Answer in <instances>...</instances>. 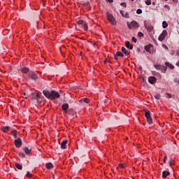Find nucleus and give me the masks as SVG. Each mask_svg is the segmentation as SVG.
Here are the masks:
<instances>
[{
    "label": "nucleus",
    "instance_id": "8",
    "mask_svg": "<svg viewBox=\"0 0 179 179\" xmlns=\"http://www.w3.org/2000/svg\"><path fill=\"white\" fill-rule=\"evenodd\" d=\"M15 145L16 148H20L22 146V139L17 138L14 141Z\"/></svg>",
    "mask_w": 179,
    "mask_h": 179
},
{
    "label": "nucleus",
    "instance_id": "23",
    "mask_svg": "<svg viewBox=\"0 0 179 179\" xmlns=\"http://www.w3.org/2000/svg\"><path fill=\"white\" fill-rule=\"evenodd\" d=\"M12 135L14 136V138L16 139L17 138V131L16 130H13L11 131Z\"/></svg>",
    "mask_w": 179,
    "mask_h": 179
},
{
    "label": "nucleus",
    "instance_id": "14",
    "mask_svg": "<svg viewBox=\"0 0 179 179\" xmlns=\"http://www.w3.org/2000/svg\"><path fill=\"white\" fill-rule=\"evenodd\" d=\"M168 176H170V172L169 171H164L162 172L163 178H167Z\"/></svg>",
    "mask_w": 179,
    "mask_h": 179
},
{
    "label": "nucleus",
    "instance_id": "53",
    "mask_svg": "<svg viewBox=\"0 0 179 179\" xmlns=\"http://www.w3.org/2000/svg\"><path fill=\"white\" fill-rule=\"evenodd\" d=\"M69 103H73V99L70 100Z\"/></svg>",
    "mask_w": 179,
    "mask_h": 179
},
{
    "label": "nucleus",
    "instance_id": "47",
    "mask_svg": "<svg viewBox=\"0 0 179 179\" xmlns=\"http://www.w3.org/2000/svg\"><path fill=\"white\" fill-rule=\"evenodd\" d=\"M120 169H124V164H120L118 166Z\"/></svg>",
    "mask_w": 179,
    "mask_h": 179
},
{
    "label": "nucleus",
    "instance_id": "28",
    "mask_svg": "<svg viewBox=\"0 0 179 179\" xmlns=\"http://www.w3.org/2000/svg\"><path fill=\"white\" fill-rule=\"evenodd\" d=\"M167 26H169V24H167V22L163 21V22H162L163 29H166L167 27Z\"/></svg>",
    "mask_w": 179,
    "mask_h": 179
},
{
    "label": "nucleus",
    "instance_id": "5",
    "mask_svg": "<svg viewBox=\"0 0 179 179\" xmlns=\"http://www.w3.org/2000/svg\"><path fill=\"white\" fill-rule=\"evenodd\" d=\"M145 117L147 119V122L148 124H151L152 122V117L150 116V111L146 110L145 112Z\"/></svg>",
    "mask_w": 179,
    "mask_h": 179
},
{
    "label": "nucleus",
    "instance_id": "41",
    "mask_svg": "<svg viewBox=\"0 0 179 179\" xmlns=\"http://www.w3.org/2000/svg\"><path fill=\"white\" fill-rule=\"evenodd\" d=\"M166 94L167 99H171V95L170 94L166 93Z\"/></svg>",
    "mask_w": 179,
    "mask_h": 179
},
{
    "label": "nucleus",
    "instance_id": "44",
    "mask_svg": "<svg viewBox=\"0 0 179 179\" xmlns=\"http://www.w3.org/2000/svg\"><path fill=\"white\" fill-rule=\"evenodd\" d=\"M89 5H90V3H83L84 6H89Z\"/></svg>",
    "mask_w": 179,
    "mask_h": 179
},
{
    "label": "nucleus",
    "instance_id": "12",
    "mask_svg": "<svg viewBox=\"0 0 179 179\" xmlns=\"http://www.w3.org/2000/svg\"><path fill=\"white\" fill-rule=\"evenodd\" d=\"M121 51H122V52H123V54H124L125 55H129V54H131V52H130L129 51L127 50V49H125L124 47H122Z\"/></svg>",
    "mask_w": 179,
    "mask_h": 179
},
{
    "label": "nucleus",
    "instance_id": "2",
    "mask_svg": "<svg viewBox=\"0 0 179 179\" xmlns=\"http://www.w3.org/2000/svg\"><path fill=\"white\" fill-rule=\"evenodd\" d=\"M127 26L130 30H132V29L139 28V24L136 21H131L130 24L129 22H127Z\"/></svg>",
    "mask_w": 179,
    "mask_h": 179
},
{
    "label": "nucleus",
    "instance_id": "6",
    "mask_svg": "<svg viewBox=\"0 0 179 179\" xmlns=\"http://www.w3.org/2000/svg\"><path fill=\"white\" fill-rule=\"evenodd\" d=\"M144 27L146 29V30L149 32L153 30V26H152V24H150V22H146V21H145Z\"/></svg>",
    "mask_w": 179,
    "mask_h": 179
},
{
    "label": "nucleus",
    "instance_id": "15",
    "mask_svg": "<svg viewBox=\"0 0 179 179\" xmlns=\"http://www.w3.org/2000/svg\"><path fill=\"white\" fill-rule=\"evenodd\" d=\"M152 47H153V45L152 44H149L145 45L144 48L147 52H150V48H152Z\"/></svg>",
    "mask_w": 179,
    "mask_h": 179
},
{
    "label": "nucleus",
    "instance_id": "3",
    "mask_svg": "<svg viewBox=\"0 0 179 179\" xmlns=\"http://www.w3.org/2000/svg\"><path fill=\"white\" fill-rule=\"evenodd\" d=\"M31 97L32 100H36L38 103H41V97L38 93H32Z\"/></svg>",
    "mask_w": 179,
    "mask_h": 179
},
{
    "label": "nucleus",
    "instance_id": "26",
    "mask_svg": "<svg viewBox=\"0 0 179 179\" xmlns=\"http://www.w3.org/2000/svg\"><path fill=\"white\" fill-rule=\"evenodd\" d=\"M154 66L155 69H157V71H160V69H162V65L160 64H155Z\"/></svg>",
    "mask_w": 179,
    "mask_h": 179
},
{
    "label": "nucleus",
    "instance_id": "24",
    "mask_svg": "<svg viewBox=\"0 0 179 179\" xmlns=\"http://www.w3.org/2000/svg\"><path fill=\"white\" fill-rule=\"evenodd\" d=\"M160 70L163 73H166V71H167V68L165 66H161Z\"/></svg>",
    "mask_w": 179,
    "mask_h": 179
},
{
    "label": "nucleus",
    "instance_id": "57",
    "mask_svg": "<svg viewBox=\"0 0 179 179\" xmlns=\"http://www.w3.org/2000/svg\"><path fill=\"white\" fill-rule=\"evenodd\" d=\"M53 178H55V177L54 176V175L52 176Z\"/></svg>",
    "mask_w": 179,
    "mask_h": 179
},
{
    "label": "nucleus",
    "instance_id": "46",
    "mask_svg": "<svg viewBox=\"0 0 179 179\" xmlns=\"http://www.w3.org/2000/svg\"><path fill=\"white\" fill-rule=\"evenodd\" d=\"M174 82H175V83H179V79L175 78Z\"/></svg>",
    "mask_w": 179,
    "mask_h": 179
},
{
    "label": "nucleus",
    "instance_id": "35",
    "mask_svg": "<svg viewBox=\"0 0 179 179\" xmlns=\"http://www.w3.org/2000/svg\"><path fill=\"white\" fill-rule=\"evenodd\" d=\"M83 27H84V30H87L88 27H87V24H86V23H83Z\"/></svg>",
    "mask_w": 179,
    "mask_h": 179
},
{
    "label": "nucleus",
    "instance_id": "54",
    "mask_svg": "<svg viewBox=\"0 0 179 179\" xmlns=\"http://www.w3.org/2000/svg\"><path fill=\"white\" fill-rule=\"evenodd\" d=\"M177 54L178 55H179V50L177 51Z\"/></svg>",
    "mask_w": 179,
    "mask_h": 179
},
{
    "label": "nucleus",
    "instance_id": "43",
    "mask_svg": "<svg viewBox=\"0 0 179 179\" xmlns=\"http://www.w3.org/2000/svg\"><path fill=\"white\" fill-rule=\"evenodd\" d=\"M169 166L171 167V166H173V160H170V161L169 162Z\"/></svg>",
    "mask_w": 179,
    "mask_h": 179
},
{
    "label": "nucleus",
    "instance_id": "56",
    "mask_svg": "<svg viewBox=\"0 0 179 179\" xmlns=\"http://www.w3.org/2000/svg\"><path fill=\"white\" fill-rule=\"evenodd\" d=\"M166 6V8H169V6Z\"/></svg>",
    "mask_w": 179,
    "mask_h": 179
},
{
    "label": "nucleus",
    "instance_id": "9",
    "mask_svg": "<svg viewBox=\"0 0 179 179\" xmlns=\"http://www.w3.org/2000/svg\"><path fill=\"white\" fill-rule=\"evenodd\" d=\"M157 80V79H156V77H155V76L148 77V82L151 85H155V83H156Z\"/></svg>",
    "mask_w": 179,
    "mask_h": 179
},
{
    "label": "nucleus",
    "instance_id": "13",
    "mask_svg": "<svg viewBox=\"0 0 179 179\" xmlns=\"http://www.w3.org/2000/svg\"><path fill=\"white\" fill-rule=\"evenodd\" d=\"M66 143H68V141L65 140L61 143V149H66Z\"/></svg>",
    "mask_w": 179,
    "mask_h": 179
},
{
    "label": "nucleus",
    "instance_id": "7",
    "mask_svg": "<svg viewBox=\"0 0 179 179\" xmlns=\"http://www.w3.org/2000/svg\"><path fill=\"white\" fill-rule=\"evenodd\" d=\"M166 36H167V31L166 30H164L162 31V33L158 37L159 41H163V40H164V38H166Z\"/></svg>",
    "mask_w": 179,
    "mask_h": 179
},
{
    "label": "nucleus",
    "instance_id": "4",
    "mask_svg": "<svg viewBox=\"0 0 179 179\" xmlns=\"http://www.w3.org/2000/svg\"><path fill=\"white\" fill-rule=\"evenodd\" d=\"M106 16H107V19L110 24L114 25L116 24L115 19H114V16H113V15L108 13Z\"/></svg>",
    "mask_w": 179,
    "mask_h": 179
},
{
    "label": "nucleus",
    "instance_id": "52",
    "mask_svg": "<svg viewBox=\"0 0 179 179\" xmlns=\"http://www.w3.org/2000/svg\"><path fill=\"white\" fill-rule=\"evenodd\" d=\"M177 66H179V61L176 62Z\"/></svg>",
    "mask_w": 179,
    "mask_h": 179
},
{
    "label": "nucleus",
    "instance_id": "58",
    "mask_svg": "<svg viewBox=\"0 0 179 179\" xmlns=\"http://www.w3.org/2000/svg\"><path fill=\"white\" fill-rule=\"evenodd\" d=\"M132 2H134V1H135V0H131Z\"/></svg>",
    "mask_w": 179,
    "mask_h": 179
},
{
    "label": "nucleus",
    "instance_id": "42",
    "mask_svg": "<svg viewBox=\"0 0 179 179\" xmlns=\"http://www.w3.org/2000/svg\"><path fill=\"white\" fill-rule=\"evenodd\" d=\"M124 17H126L127 19H128L129 17V15L128 14V13H126V15L123 16Z\"/></svg>",
    "mask_w": 179,
    "mask_h": 179
},
{
    "label": "nucleus",
    "instance_id": "55",
    "mask_svg": "<svg viewBox=\"0 0 179 179\" xmlns=\"http://www.w3.org/2000/svg\"><path fill=\"white\" fill-rule=\"evenodd\" d=\"M152 5H156V3H155V2H152Z\"/></svg>",
    "mask_w": 179,
    "mask_h": 179
},
{
    "label": "nucleus",
    "instance_id": "45",
    "mask_svg": "<svg viewBox=\"0 0 179 179\" xmlns=\"http://www.w3.org/2000/svg\"><path fill=\"white\" fill-rule=\"evenodd\" d=\"M174 82H175V83H179V79L175 78Z\"/></svg>",
    "mask_w": 179,
    "mask_h": 179
},
{
    "label": "nucleus",
    "instance_id": "49",
    "mask_svg": "<svg viewBox=\"0 0 179 179\" xmlns=\"http://www.w3.org/2000/svg\"><path fill=\"white\" fill-rule=\"evenodd\" d=\"M166 162H167V156L164 157V163H166Z\"/></svg>",
    "mask_w": 179,
    "mask_h": 179
},
{
    "label": "nucleus",
    "instance_id": "22",
    "mask_svg": "<svg viewBox=\"0 0 179 179\" xmlns=\"http://www.w3.org/2000/svg\"><path fill=\"white\" fill-rule=\"evenodd\" d=\"M9 127H8V126H6V127H1V131H3V132H5V133H6V132H8V131H9Z\"/></svg>",
    "mask_w": 179,
    "mask_h": 179
},
{
    "label": "nucleus",
    "instance_id": "29",
    "mask_svg": "<svg viewBox=\"0 0 179 179\" xmlns=\"http://www.w3.org/2000/svg\"><path fill=\"white\" fill-rule=\"evenodd\" d=\"M77 23H78V26H83V24L85 23V21H83L82 20H80L78 21Z\"/></svg>",
    "mask_w": 179,
    "mask_h": 179
},
{
    "label": "nucleus",
    "instance_id": "25",
    "mask_svg": "<svg viewBox=\"0 0 179 179\" xmlns=\"http://www.w3.org/2000/svg\"><path fill=\"white\" fill-rule=\"evenodd\" d=\"M21 71L22 73H27L29 72V69L27 67H24Z\"/></svg>",
    "mask_w": 179,
    "mask_h": 179
},
{
    "label": "nucleus",
    "instance_id": "31",
    "mask_svg": "<svg viewBox=\"0 0 179 179\" xmlns=\"http://www.w3.org/2000/svg\"><path fill=\"white\" fill-rule=\"evenodd\" d=\"M18 155L20 157H26V155L22 152H18Z\"/></svg>",
    "mask_w": 179,
    "mask_h": 179
},
{
    "label": "nucleus",
    "instance_id": "1",
    "mask_svg": "<svg viewBox=\"0 0 179 179\" xmlns=\"http://www.w3.org/2000/svg\"><path fill=\"white\" fill-rule=\"evenodd\" d=\"M43 95L46 99H50V100H55V99H59V93L57 91H43Z\"/></svg>",
    "mask_w": 179,
    "mask_h": 179
},
{
    "label": "nucleus",
    "instance_id": "33",
    "mask_svg": "<svg viewBox=\"0 0 179 179\" xmlns=\"http://www.w3.org/2000/svg\"><path fill=\"white\" fill-rule=\"evenodd\" d=\"M143 36H144V34L141 31H139L138 33V37H139V38H141V37H143Z\"/></svg>",
    "mask_w": 179,
    "mask_h": 179
},
{
    "label": "nucleus",
    "instance_id": "50",
    "mask_svg": "<svg viewBox=\"0 0 179 179\" xmlns=\"http://www.w3.org/2000/svg\"><path fill=\"white\" fill-rule=\"evenodd\" d=\"M109 3H113L114 2V0H107Z\"/></svg>",
    "mask_w": 179,
    "mask_h": 179
},
{
    "label": "nucleus",
    "instance_id": "34",
    "mask_svg": "<svg viewBox=\"0 0 179 179\" xmlns=\"http://www.w3.org/2000/svg\"><path fill=\"white\" fill-rule=\"evenodd\" d=\"M26 177H28V178H31L32 175H31V173H30V172L27 171Z\"/></svg>",
    "mask_w": 179,
    "mask_h": 179
},
{
    "label": "nucleus",
    "instance_id": "32",
    "mask_svg": "<svg viewBox=\"0 0 179 179\" xmlns=\"http://www.w3.org/2000/svg\"><path fill=\"white\" fill-rule=\"evenodd\" d=\"M155 99H156V100H159V99H160V94H155Z\"/></svg>",
    "mask_w": 179,
    "mask_h": 179
},
{
    "label": "nucleus",
    "instance_id": "20",
    "mask_svg": "<svg viewBox=\"0 0 179 179\" xmlns=\"http://www.w3.org/2000/svg\"><path fill=\"white\" fill-rule=\"evenodd\" d=\"M45 167L46 169H52L54 167V165L52 164V163L49 162L45 164Z\"/></svg>",
    "mask_w": 179,
    "mask_h": 179
},
{
    "label": "nucleus",
    "instance_id": "51",
    "mask_svg": "<svg viewBox=\"0 0 179 179\" xmlns=\"http://www.w3.org/2000/svg\"><path fill=\"white\" fill-rule=\"evenodd\" d=\"M120 13H121L122 15L124 16V14H123V13H124V11H122V10H120Z\"/></svg>",
    "mask_w": 179,
    "mask_h": 179
},
{
    "label": "nucleus",
    "instance_id": "37",
    "mask_svg": "<svg viewBox=\"0 0 179 179\" xmlns=\"http://www.w3.org/2000/svg\"><path fill=\"white\" fill-rule=\"evenodd\" d=\"M151 72L154 76H157V75H159V73H157L155 71H152Z\"/></svg>",
    "mask_w": 179,
    "mask_h": 179
},
{
    "label": "nucleus",
    "instance_id": "40",
    "mask_svg": "<svg viewBox=\"0 0 179 179\" xmlns=\"http://www.w3.org/2000/svg\"><path fill=\"white\" fill-rule=\"evenodd\" d=\"M121 6H124V8H127V3H120Z\"/></svg>",
    "mask_w": 179,
    "mask_h": 179
},
{
    "label": "nucleus",
    "instance_id": "59",
    "mask_svg": "<svg viewBox=\"0 0 179 179\" xmlns=\"http://www.w3.org/2000/svg\"><path fill=\"white\" fill-rule=\"evenodd\" d=\"M165 1H168V0H165Z\"/></svg>",
    "mask_w": 179,
    "mask_h": 179
},
{
    "label": "nucleus",
    "instance_id": "27",
    "mask_svg": "<svg viewBox=\"0 0 179 179\" xmlns=\"http://www.w3.org/2000/svg\"><path fill=\"white\" fill-rule=\"evenodd\" d=\"M15 167L18 170H22V169H23V166L21 164H15Z\"/></svg>",
    "mask_w": 179,
    "mask_h": 179
},
{
    "label": "nucleus",
    "instance_id": "21",
    "mask_svg": "<svg viewBox=\"0 0 179 179\" xmlns=\"http://www.w3.org/2000/svg\"><path fill=\"white\" fill-rule=\"evenodd\" d=\"M165 65H166V66H168V68H170V69H174V66H173V64L169 63L168 62H165Z\"/></svg>",
    "mask_w": 179,
    "mask_h": 179
},
{
    "label": "nucleus",
    "instance_id": "30",
    "mask_svg": "<svg viewBox=\"0 0 179 179\" xmlns=\"http://www.w3.org/2000/svg\"><path fill=\"white\" fill-rule=\"evenodd\" d=\"M116 55L117 56V57H124V53H122L121 52H120V51H118V52H116Z\"/></svg>",
    "mask_w": 179,
    "mask_h": 179
},
{
    "label": "nucleus",
    "instance_id": "36",
    "mask_svg": "<svg viewBox=\"0 0 179 179\" xmlns=\"http://www.w3.org/2000/svg\"><path fill=\"white\" fill-rule=\"evenodd\" d=\"M137 15H141L142 13V10L138 8L136 10Z\"/></svg>",
    "mask_w": 179,
    "mask_h": 179
},
{
    "label": "nucleus",
    "instance_id": "48",
    "mask_svg": "<svg viewBox=\"0 0 179 179\" xmlns=\"http://www.w3.org/2000/svg\"><path fill=\"white\" fill-rule=\"evenodd\" d=\"M119 56H117V55H115V61H118L119 58H118Z\"/></svg>",
    "mask_w": 179,
    "mask_h": 179
},
{
    "label": "nucleus",
    "instance_id": "17",
    "mask_svg": "<svg viewBox=\"0 0 179 179\" xmlns=\"http://www.w3.org/2000/svg\"><path fill=\"white\" fill-rule=\"evenodd\" d=\"M127 48H129V50H132L134 48V45H131L129 41H126L125 43Z\"/></svg>",
    "mask_w": 179,
    "mask_h": 179
},
{
    "label": "nucleus",
    "instance_id": "11",
    "mask_svg": "<svg viewBox=\"0 0 179 179\" xmlns=\"http://www.w3.org/2000/svg\"><path fill=\"white\" fill-rule=\"evenodd\" d=\"M62 108L65 111V113H66V111H68V108H69V105L68 103H64L62 106Z\"/></svg>",
    "mask_w": 179,
    "mask_h": 179
},
{
    "label": "nucleus",
    "instance_id": "18",
    "mask_svg": "<svg viewBox=\"0 0 179 179\" xmlns=\"http://www.w3.org/2000/svg\"><path fill=\"white\" fill-rule=\"evenodd\" d=\"M29 76L31 78H32L34 80H37V75L34 73H29Z\"/></svg>",
    "mask_w": 179,
    "mask_h": 179
},
{
    "label": "nucleus",
    "instance_id": "38",
    "mask_svg": "<svg viewBox=\"0 0 179 179\" xmlns=\"http://www.w3.org/2000/svg\"><path fill=\"white\" fill-rule=\"evenodd\" d=\"M145 3L147 4V5H152V1H150V0H146L145 1Z\"/></svg>",
    "mask_w": 179,
    "mask_h": 179
},
{
    "label": "nucleus",
    "instance_id": "10",
    "mask_svg": "<svg viewBox=\"0 0 179 179\" xmlns=\"http://www.w3.org/2000/svg\"><path fill=\"white\" fill-rule=\"evenodd\" d=\"M89 99L87 98H83V99H81L80 101H79V103H80L81 104H87V103H89Z\"/></svg>",
    "mask_w": 179,
    "mask_h": 179
},
{
    "label": "nucleus",
    "instance_id": "39",
    "mask_svg": "<svg viewBox=\"0 0 179 179\" xmlns=\"http://www.w3.org/2000/svg\"><path fill=\"white\" fill-rule=\"evenodd\" d=\"M131 41H133V43H136V41H138V40H136V38L134 36L131 38Z\"/></svg>",
    "mask_w": 179,
    "mask_h": 179
},
{
    "label": "nucleus",
    "instance_id": "19",
    "mask_svg": "<svg viewBox=\"0 0 179 179\" xmlns=\"http://www.w3.org/2000/svg\"><path fill=\"white\" fill-rule=\"evenodd\" d=\"M69 115H72V117H75L76 115V113L73 111V109H69Z\"/></svg>",
    "mask_w": 179,
    "mask_h": 179
},
{
    "label": "nucleus",
    "instance_id": "16",
    "mask_svg": "<svg viewBox=\"0 0 179 179\" xmlns=\"http://www.w3.org/2000/svg\"><path fill=\"white\" fill-rule=\"evenodd\" d=\"M23 150L26 153V155H30V153L31 152V148H29L27 147L24 148Z\"/></svg>",
    "mask_w": 179,
    "mask_h": 179
}]
</instances>
